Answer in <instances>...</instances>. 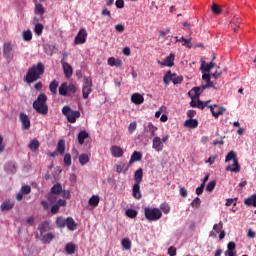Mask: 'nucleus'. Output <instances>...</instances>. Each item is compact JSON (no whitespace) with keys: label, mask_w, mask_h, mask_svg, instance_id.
<instances>
[{"label":"nucleus","mask_w":256,"mask_h":256,"mask_svg":"<svg viewBox=\"0 0 256 256\" xmlns=\"http://www.w3.org/2000/svg\"><path fill=\"white\" fill-rule=\"evenodd\" d=\"M13 51V47L9 43H5L3 46V53L5 59H11V52Z\"/></svg>","instance_id":"5701e85b"},{"label":"nucleus","mask_w":256,"mask_h":256,"mask_svg":"<svg viewBox=\"0 0 256 256\" xmlns=\"http://www.w3.org/2000/svg\"><path fill=\"white\" fill-rule=\"evenodd\" d=\"M56 204L59 207H66L67 206V200H65V199H58V200H56Z\"/></svg>","instance_id":"0e129e2a"},{"label":"nucleus","mask_w":256,"mask_h":256,"mask_svg":"<svg viewBox=\"0 0 256 256\" xmlns=\"http://www.w3.org/2000/svg\"><path fill=\"white\" fill-rule=\"evenodd\" d=\"M42 75H45V65L43 62H39L36 66H33V82L39 81Z\"/></svg>","instance_id":"423d86ee"},{"label":"nucleus","mask_w":256,"mask_h":256,"mask_svg":"<svg viewBox=\"0 0 256 256\" xmlns=\"http://www.w3.org/2000/svg\"><path fill=\"white\" fill-rule=\"evenodd\" d=\"M43 29H45V26L41 23L35 24L34 27V33L37 35V37H41L43 35Z\"/></svg>","instance_id":"72a5a7b5"},{"label":"nucleus","mask_w":256,"mask_h":256,"mask_svg":"<svg viewBox=\"0 0 256 256\" xmlns=\"http://www.w3.org/2000/svg\"><path fill=\"white\" fill-rule=\"evenodd\" d=\"M93 80L90 77H84V84L82 86V95L83 99H89L93 89Z\"/></svg>","instance_id":"39448f33"},{"label":"nucleus","mask_w":256,"mask_h":256,"mask_svg":"<svg viewBox=\"0 0 256 256\" xmlns=\"http://www.w3.org/2000/svg\"><path fill=\"white\" fill-rule=\"evenodd\" d=\"M213 117H215V119H219L220 115H223L225 113V111H227V109L223 106H219L217 104L208 106Z\"/></svg>","instance_id":"6e6552de"},{"label":"nucleus","mask_w":256,"mask_h":256,"mask_svg":"<svg viewBox=\"0 0 256 256\" xmlns=\"http://www.w3.org/2000/svg\"><path fill=\"white\" fill-rule=\"evenodd\" d=\"M205 190V183H202L199 187L196 188V195H203Z\"/></svg>","instance_id":"e2e57ef3"},{"label":"nucleus","mask_w":256,"mask_h":256,"mask_svg":"<svg viewBox=\"0 0 256 256\" xmlns=\"http://www.w3.org/2000/svg\"><path fill=\"white\" fill-rule=\"evenodd\" d=\"M77 246H75V244L73 243H68L65 246V251L67 253V255H73V253H75V249Z\"/></svg>","instance_id":"f704fd0d"},{"label":"nucleus","mask_w":256,"mask_h":256,"mask_svg":"<svg viewBox=\"0 0 256 256\" xmlns=\"http://www.w3.org/2000/svg\"><path fill=\"white\" fill-rule=\"evenodd\" d=\"M172 83L174 85H179L183 83V76H177V74H172Z\"/></svg>","instance_id":"37998d69"},{"label":"nucleus","mask_w":256,"mask_h":256,"mask_svg":"<svg viewBox=\"0 0 256 256\" xmlns=\"http://www.w3.org/2000/svg\"><path fill=\"white\" fill-rule=\"evenodd\" d=\"M20 193H22L23 195H29V193H31V186H22Z\"/></svg>","instance_id":"4d7b16f0"},{"label":"nucleus","mask_w":256,"mask_h":256,"mask_svg":"<svg viewBox=\"0 0 256 256\" xmlns=\"http://www.w3.org/2000/svg\"><path fill=\"white\" fill-rule=\"evenodd\" d=\"M39 239L45 245H49V243H51V241H53V239H55V233H53V232L46 233L45 232L44 234L39 235Z\"/></svg>","instance_id":"1a4fd4ad"},{"label":"nucleus","mask_w":256,"mask_h":256,"mask_svg":"<svg viewBox=\"0 0 256 256\" xmlns=\"http://www.w3.org/2000/svg\"><path fill=\"white\" fill-rule=\"evenodd\" d=\"M191 207H193V209H199V207H201V199L199 197H196L192 202H191Z\"/></svg>","instance_id":"603ef678"},{"label":"nucleus","mask_w":256,"mask_h":256,"mask_svg":"<svg viewBox=\"0 0 256 256\" xmlns=\"http://www.w3.org/2000/svg\"><path fill=\"white\" fill-rule=\"evenodd\" d=\"M144 215L147 221H159L163 217V212L159 208H145Z\"/></svg>","instance_id":"20e7f679"},{"label":"nucleus","mask_w":256,"mask_h":256,"mask_svg":"<svg viewBox=\"0 0 256 256\" xmlns=\"http://www.w3.org/2000/svg\"><path fill=\"white\" fill-rule=\"evenodd\" d=\"M64 165L66 167H71V154L67 153L64 155Z\"/></svg>","instance_id":"6e6d98bb"},{"label":"nucleus","mask_w":256,"mask_h":256,"mask_svg":"<svg viewBox=\"0 0 256 256\" xmlns=\"http://www.w3.org/2000/svg\"><path fill=\"white\" fill-rule=\"evenodd\" d=\"M68 86H67V83H62L59 87V95H62L63 97H66L67 96V93L68 92Z\"/></svg>","instance_id":"4c0bfd02"},{"label":"nucleus","mask_w":256,"mask_h":256,"mask_svg":"<svg viewBox=\"0 0 256 256\" xmlns=\"http://www.w3.org/2000/svg\"><path fill=\"white\" fill-rule=\"evenodd\" d=\"M53 229V225H51V222L49 221H44L39 224L38 230L40 232V235H43L44 233H47Z\"/></svg>","instance_id":"ddd939ff"},{"label":"nucleus","mask_w":256,"mask_h":256,"mask_svg":"<svg viewBox=\"0 0 256 256\" xmlns=\"http://www.w3.org/2000/svg\"><path fill=\"white\" fill-rule=\"evenodd\" d=\"M57 152L60 153V155L65 154V140H59L58 141Z\"/></svg>","instance_id":"c9c22d12"},{"label":"nucleus","mask_w":256,"mask_h":256,"mask_svg":"<svg viewBox=\"0 0 256 256\" xmlns=\"http://www.w3.org/2000/svg\"><path fill=\"white\" fill-rule=\"evenodd\" d=\"M59 87V82L57 80H53L50 85L49 89L53 95H57V88Z\"/></svg>","instance_id":"e433bc0d"},{"label":"nucleus","mask_w":256,"mask_h":256,"mask_svg":"<svg viewBox=\"0 0 256 256\" xmlns=\"http://www.w3.org/2000/svg\"><path fill=\"white\" fill-rule=\"evenodd\" d=\"M20 122L22 123L23 129H29L31 127V121L29 120V116L25 113H21L19 116Z\"/></svg>","instance_id":"2eb2a0df"},{"label":"nucleus","mask_w":256,"mask_h":256,"mask_svg":"<svg viewBox=\"0 0 256 256\" xmlns=\"http://www.w3.org/2000/svg\"><path fill=\"white\" fill-rule=\"evenodd\" d=\"M201 95V87H194L188 92V96L191 99H199V96Z\"/></svg>","instance_id":"a211bd4d"},{"label":"nucleus","mask_w":256,"mask_h":256,"mask_svg":"<svg viewBox=\"0 0 256 256\" xmlns=\"http://www.w3.org/2000/svg\"><path fill=\"white\" fill-rule=\"evenodd\" d=\"M155 131H157V127L153 124H148L146 133H148L150 137H155Z\"/></svg>","instance_id":"58836bf2"},{"label":"nucleus","mask_w":256,"mask_h":256,"mask_svg":"<svg viewBox=\"0 0 256 256\" xmlns=\"http://www.w3.org/2000/svg\"><path fill=\"white\" fill-rule=\"evenodd\" d=\"M111 155L112 157H123V148H121L120 146H112L111 149Z\"/></svg>","instance_id":"f3484780"},{"label":"nucleus","mask_w":256,"mask_h":256,"mask_svg":"<svg viewBox=\"0 0 256 256\" xmlns=\"http://www.w3.org/2000/svg\"><path fill=\"white\" fill-rule=\"evenodd\" d=\"M22 37L25 41H31L33 39V33H31V30L24 31Z\"/></svg>","instance_id":"8fccbe9b"},{"label":"nucleus","mask_w":256,"mask_h":256,"mask_svg":"<svg viewBox=\"0 0 256 256\" xmlns=\"http://www.w3.org/2000/svg\"><path fill=\"white\" fill-rule=\"evenodd\" d=\"M215 67V63L213 62H210L209 64H206L205 61H202V64H201V71H205L206 73H209V71H211V69H214Z\"/></svg>","instance_id":"7c9ffc66"},{"label":"nucleus","mask_w":256,"mask_h":256,"mask_svg":"<svg viewBox=\"0 0 256 256\" xmlns=\"http://www.w3.org/2000/svg\"><path fill=\"white\" fill-rule=\"evenodd\" d=\"M85 139H89V133L87 131L82 130L78 133V143L79 145L85 144Z\"/></svg>","instance_id":"a878e982"},{"label":"nucleus","mask_w":256,"mask_h":256,"mask_svg":"<svg viewBox=\"0 0 256 256\" xmlns=\"http://www.w3.org/2000/svg\"><path fill=\"white\" fill-rule=\"evenodd\" d=\"M48 203L50 205H53L54 203H57L59 200V194H53V192H49L47 195Z\"/></svg>","instance_id":"473e14b6"},{"label":"nucleus","mask_w":256,"mask_h":256,"mask_svg":"<svg viewBox=\"0 0 256 256\" xmlns=\"http://www.w3.org/2000/svg\"><path fill=\"white\" fill-rule=\"evenodd\" d=\"M168 255L170 256H175L177 255V249L173 246H171L169 249H168Z\"/></svg>","instance_id":"338daca9"},{"label":"nucleus","mask_w":256,"mask_h":256,"mask_svg":"<svg viewBox=\"0 0 256 256\" xmlns=\"http://www.w3.org/2000/svg\"><path fill=\"white\" fill-rule=\"evenodd\" d=\"M91 207H97L99 205V196L93 195L88 201Z\"/></svg>","instance_id":"ea45409f"},{"label":"nucleus","mask_w":256,"mask_h":256,"mask_svg":"<svg viewBox=\"0 0 256 256\" xmlns=\"http://www.w3.org/2000/svg\"><path fill=\"white\" fill-rule=\"evenodd\" d=\"M35 15H40L43 19V15H45V7L42 4H39L37 0L35 1V8H34Z\"/></svg>","instance_id":"412c9836"},{"label":"nucleus","mask_w":256,"mask_h":256,"mask_svg":"<svg viewBox=\"0 0 256 256\" xmlns=\"http://www.w3.org/2000/svg\"><path fill=\"white\" fill-rule=\"evenodd\" d=\"M246 207H256V194H252L250 197L244 200Z\"/></svg>","instance_id":"4be33fe9"},{"label":"nucleus","mask_w":256,"mask_h":256,"mask_svg":"<svg viewBox=\"0 0 256 256\" xmlns=\"http://www.w3.org/2000/svg\"><path fill=\"white\" fill-rule=\"evenodd\" d=\"M163 81L165 85H169L171 81H173V74L171 73V70L167 71L164 75Z\"/></svg>","instance_id":"a19ab883"},{"label":"nucleus","mask_w":256,"mask_h":256,"mask_svg":"<svg viewBox=\"0 0 256 256\" xmlns=\"http://www.w3.org/2000/svg\"><path fill=\"white\" fill-rule=\"evenodd\" d=\"M68 93H71L72 95H74V93H77V86L75 84H69Z\"/></svg>","instance_id":"052dcab7"},{"label":"nucleus","mask_w":256,"mask_h":256,"mask_svg":"<svg viewBox=\"0 0 256 256\" xmlns=\"http://www.w3.org/2000/svg\"><path fill=\"white\" fill-rule=\"evenodd\" d=\"M87 35V30L81 28L74 39V45H84V43H87Z\"/></svg>","instance_id":"0eeeda50"},{"label":"nucleus","mask_w":256,"mask_h":256,"mask_svg":"<svg viewBox=\"0 0 256 256\" xmlns=\"http://www.w3.org/2000/svg\"><path fill=\"white\" fill-rule=\"evenodd\" d=\"M50 193L61 195V193H63V185H61V183L54 184L50 189Z\"/></svg>","instance_id":"bb28decb"},{"label":"nucleus","mask_w":256,"mask_h":256,"mask_svg":"<svg viewBox=\"0 0 256 256\" xmlns=\"http://www.w3.org/2000/svg\"><path fill=\"white\" fill-rule=\"evenodd\" d=\"M160 211L167 215L171 211V207L169 206V204L163 203L160 205Z\"/></svg>","instance_id":"3c124183"},{"label":"nucleus","mask_w":256,"mask_h":256,"mask_svg":"<svg viewBox=\"0 0 256 256\" xmlns=\"http://www.w3.org/2000/svg\"><path fill=\"white\" fill-rule=\"evenodd\" d=\"M126 216L129 217V219H135V217H137V210L131 208L126 210Z\"/></svg>","instance_id":"09e8293b"},{"label":"nucleus","mask_w":256,"mask_h":256,"mask_svg":"<svg viewBox=\"0 0 256 256\" xmlns=\"http://www.w3.org/2000/svg\"><path fill=\"white\" fill-rule=\"evenodd\" d=\"M61 65L63 67L65 77L70 79V77L73 76V67H71L65 60H61Z\"/></svg>","instance_id":"9d476101"},{"label":"nucleus","mask_w":256,"mask_h":256,"mask_svg":"<svg viewBox=\"0 0 256 256\" xmlns=\"http://www.w3.org/2000/svg\"><path fill=\"white\" fill-rule=\"evenodd\" d=\"M134 199H141V184H134L132 188Z\"/></svg>","instance_id":"b1692460"},{"label":"nucleus","mask_w":256,"mask_h":256,"mask_svg":"<svg viewBox=\"0 0 256 256\" xmlns=\"http://www.w3.org/2000/svg\"><path fill=\"white\" fill-rule=\"evenodd\" d=\"M33 109H35V111L40 115H47V113H49L47 95H45V93L38 95L37 99L33 102Z\"/></svg>","instance_id":"f257e3e1"},{"label":"nucleus","mask_w":256,"mask_h":256,"mask_svg":"<svg viewBox=\"0 0 256 256\" xmlns=\"http://www.w3.org/2000/svg\"><path fill=\"white\" fill-rule=\"evenodd\" d=\"M13 207H15V203H13L11 200H8V201H4L1 204L0 209L1 211H11Z\"/></svg>","instance_id":"c85d7f7f"},{"label":"nucleus","mask_w":256,"mask_h":256,"mask_svg":"<svg viewBox=\"0 0 256 256\" xmlns=\"http://www.w3.org/2000/svg\"><path fill=\"white\" fill-rule=\"evenodd\" d=\"M66 227L69 231H75V229H77V223L72 217H68L66 218Z\"/></svg>","instance_id":"cd10ccee"},{"label":"nucleus","mask_w":256,"mask_h":256,"mask_svg":"<svg viewBox=\"0 0 256 256\" xmlns=\"http://www.w3.org/2000/svg\"><path fill=\"white\" fill-rule=\"evenodd\" d=\"M137 130V122H132L129 124L128 131L129 133H134Z\"/></svg>","instance_id":"680f3d73"},{"label":"nucleus","mask_w":256,"mask_h":256,"mask_svg":"<svg viewBox=\"0 0 256 256\" xmlns=\"http://www.w3.org/2000/svg\"><path fill=\"white\" fill-rule=\"evenodd\" d=\"M211 9H212V13H214V15H221V6H219L218 4L216 3H213L212 6H211Z\"/></svg>","instance_id":"49530a36"},{"label":"nucleus","mask_w":256,"mask_h":256,"mask_svg":"<svg viewBox=\"0 0 256 256\" xmlns=\"http://www.w3.org/2000/svg\"><path fill=\"white\" fill-rule=\"evenodd\" d=\"M229 161H233V167L228 165L226 167V171H231L232 173H239L241 171V165L239 164V158H237V153L235 151H230L226 155L225 163H229Z\"/></svg>","instance_id":"f03ea898"},{"label":"nucleus","mask_w":256,"mask_h":256,"mask_svg":"<svg viewBox=\"0 0 256 256\" xmlns=\"http://www.w3.org/2000/svg\"><path fill=\"white\" fill-rule=\"evenodd\" d=\"M184 127H187L188 129H197V127H199V121H197V119H187L184 122Z\"/></svg>","instance_id":"dca6fc26"},{"label":"nucleus","mask_w":256,"mask_h":256,"mask_svg":"<svg viewBox=\"0 0 256 256\" xmlns=\"http://www.w3.org/2000/svg\"><path fill=\"white\" fill-rule=\"evenodd\" d=\"M232 23L234 24L233 31L234 33H237V29H239V25H241V18L234 17Z\"/></svg>","instance_id":"79ce46f5"},{"label":"nucleus","mask_w":256,"mask_h":256,"mask_svg":"<svg viewBox=\"0 0 256 256\" xmlns=\"http://www.w3.org/2000/svg\"><path fill=\"white\" fill-rule=\"evenodd\" d=\"M51 213H52V215H57V213H59V206L56 203L54 205H52Z\"/></svg>","instance_id":"69168bd1"},{"label":"nucleus","mask_w":256,"mask_h":256,"mask_svg":"<svg viewBox=\"0 0 256 256\" xmlns=\"http://www.w3.org/2000/svg\"><path fill=\"white\" fill-rule=\"evenodd\" d=\"M152 149H154V151H156L157 153L163 151V142L161 141V138L159 136L153 138Z\"/></svg>","instance_id":"9b49d317"},{"label":"nucleus","mask_w":256,"mask_h":256,"mask_svg":"<svg viewBox=\"0 0 256 256\" xmlns=\"http://www.w3.org/2000/svg\"><path fill=\"white\" fill-rule=\"evenodd\" d=\"M56 225L59 227V229H63L67 227V218H63V216L57 217L56 219Z\"/></svg>","instance_id":"2f4dec72"},{"label":"nucleus","mask_w":256,"mask_h":256,"mask_svg":"<svg viewBox=\"0 0 256 256\" xmlns=\"http://www.w3.org/2000/svg\"><path fill=\"white\" fill-rule=\"evenodd\" d=\"M158 63L163 67H173V65H175V54L171 53L163 62L158 61Z\"/></svg>","instance_id":"f8f14e48"},{"label":"nucleus","mask_w":256,"mask_h":256,"mask_svg":"<svg viewBox=\"0 0 256 256\" xmlns=\"http://www.w3.org/2000/svg\"><path fill=\"white\" fill-rule=\"evenodd\" d=\"M131 102L134 103V105H143L145 103V97L141 93H134L131 96Z\"/></svg>","instance_id":"4468645a"},{"label":"nucleus","mask_w":256,"mask_h":256,"mask_svg":"<svg viewBox=\"0 0 256 256\" xmlns=\"http://www.w3.org/2000/svg\"><path fill=\"white\" fill-rule=\"evenodd\" d=\"M209 87H213V89H215V83H213V81L211 80L206 81V84L202 86V91H205V89H209Z\"/></svg>","instance_id":"13d9d810"},{"label":"nucleus","mask_w":256,"mask_h":256,"mask_svg":"<svg viewBox=\"0 0 256 256\" xmlns=\"http://www.w3.org/2000/svg\"><path fill=\"white\" fill-rule=\"evenodd\" d=\"M62 114L66 117L68 123H76L77 119L81 117V112L73 110L69 106H64L62 108Z\"/></svg>","instance_id":"7ed1b4c3"},{"label":"nucleus","mask_w":256,"mask_h":256,"mask_svg":"<svg viewBox=\"0 0 256 256\" xmlns=\"http://www.w3.org/2000/svg\"><path fill=\"white\" fill-rule=\"evenodd\" d=\"M225 256H237V252L235 250H229L225 252Z\"/></svg>","instance_id":"774afa93"},{"label":"nucleus","mask_w":256,"mask_h":256,"mask_svg":"<svg viewBox=\"0 0 256 256\" xmlns=\"http://www.w3.org/2000/svg\"><path fill=\"white\" fill-rule=\"evenodd\" d=\"M134 181H135V184L141 185L143 181V168H139L138 170L135 171Z\"/></svg>","instance_id":"6ab92c4d"},{"label":"nucleus","mask_w":256,"mask_h":256,"mask_svg":"<svg viewBox=\"0 0 256 256\" xmlns=\"http://www.w3.org/2000/svg\"><path fill=\"white\" fill-rule=\"evenodd\" d=\"M90 159H91V156L87 153L80 154L78 157L79 163L82 166L87 165Z\"/></svg>","instance_id":"c756f323"},{"label":"nucleus","mask_w":256,"mask_h":256,"mask_svg":"<svg viewBox=\"0 0 256 256\" xmlns=\"http://www.w3.org/2000/svg\"><path fill=\"white\" fill-rule=\"evenodd\" d=\"M143 159V154L141 152L134 151L131 155L129 165H133V163H136L137 161H141Z\"/></svg>","instance_id":"393cba45"},{"label":"nucleus","mask_w":256,"mask_h":256,"mask_svg":"<svg viewBox=\"0 0 256 256\" xmlns=\"http://www.w3.org/2000/svg\"><path fill=\"white\" fill-rule=\"evenodd\" d=\"M26 83H32L33 82V67H30L28 70V73L25 77Z\"/></svg>","instance_id":"a18cd8bd"},{"label":"nucleus","mask_w":256,"mask_h":256,"mask_svg":"<svg viewBox=\"0 0 256 256\" xmlns=\"http://www.w3.org/2000/svg\"><path fill=\"white\" fill-rule=\"evenodd\" d=\"M175 39H176V43H181V41H183V46L187 45V47H191L189 45V43H191V39H187L183 36L181 37V39H179V37L176 36Z\"/></svg>","instance_id":"de8ad7c7"},{"label":"nucleus","mask_w":256,"mask_h":256,"mask_svg":"<svg viewBox=\"0 0 256 256\" xmlns=\"http://www.w3.org/2000/svg\"><path fill=\"white\" fill-rule=\"evenodd\" d=\"M122 247L126 251H129V249H131V240L129 238L122 239Z\"/></svg>","instance_id":"c03bdc74"},{"label":"nucleus","mask_w":256,"mask_h":256,"mask_svg":"<svg viewBox=\"0 0 256 256\" xmlns=\"http://www.w3.org/2000/svg\"><path fill=\"white\" fill-rule=\"evenodd\" d=\"M107 63L110 67H123V61H121V59H116L115 57L108 58Z\"/></svg>","instance_id":"aec40b11"},{"label":"nucleus","mask_w":256,"mask_h":256,"mask_svg":"<svg viewBox=\"0 0 256 256\" xmlns=\"http://www.w3.org/2000/svg\"><path fill=\"white\" fill-rule=\"evenodd\" d=\"M209 103H211V101H201L198 100V109H205V107H209Z\"/></svg>","instance_id":"5fc2aeb1"},{"label":"nucleus","mask_w":256,"mask_h":256,"mask_svg":"<svg viewBox=\"0 0 256 256\" xmlns=\"http://www.w3.org/2000/svg\"><path fill=\"white\" fill-rule=\"evenodd\" d=\"M217 185V182H215V180L210 181L207 186H206V191H208L209 193H211L213 191V189H215V186Z\"/></svg>","instance_id":"864d4df0"},{"label":"nucleus","mask_w":256,"mask_h":256,"mask_svg":"<svg viewBox=\"0 0 256 256\" xmlns=\"http://www.w3.org/2000/svg\"><path fill=\"white\" fill-rule=\"evenodd\" d=\"M221 229H223V222H219L218 224H215L213 226V230L216 232V233H221Z\"/></svg>","instance_id":"bf43d9fd"}]
</instances>
